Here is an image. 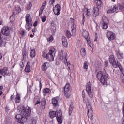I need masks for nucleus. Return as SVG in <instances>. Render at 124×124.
<instances>
[{"label": "nucleus", "mask_w": 124, "mask_h": 124, "mask_svg": "<svg viewBox=\"0 0 124 124\" xmlns=\"http://www.w3.org/2000/svg\"><path fill=\"white\" fill-rule=\"evenodd\" d=\"M31 109L30 107H26V108L23 105L18 107L17 111L20 113V114L16 115V119H17L18 122L21 124H24L26 122L27 117L30 116Z\"/></svg>", "instance_id": "1"}, {"label": "nucleus", "mask_w": 124, "mask_h": 124, "mask_svg": "<svg viewBox=\"0 0 124 124\" xmlns=\"http://www.w3.org/2000/svg\"><path fill=\"white\" fill-rule=\"evenodd\" d=\"M96 78L102 84L104 85L107 84V81H108V74H107L105 69H104V72L99 71L97 73Z\"/></svg>", "instance_id": "2"}, {"label": "nucleus", "mask_w": 124, "mask_h": 124, "mask_svg": "<svg viewBox=\"0 0 124 124\" xmlns=\"http://www.w3.org/2000/svg\"><path fill=\"white\" fill-rule=\"evenodd\" d=\"M55 49L54 47H51L49 48V51L48 53H43V58H46L49 62L54 61V57L55 56Z\"/></svg>", "instance_id": "3"}, {"label": "nucleus", "mask_w": 124, "mask_h": 124, "mask_svg": "<svg viewBox=\"0 0 124 124\" xmlns=\"http://www.w3.org/2000/svg\"><path fill=\"white\" fill-rule=\"evenodd\" d=\"M83 102L86 104L87 109H88V117L91 120H92L93 116V112L92 110V106L89 103V99H83Z\"/></svg>", "instance_id": "4"}, {"label": "nucleus", "mask_w": 124, "mask_h": 124, "mask_svg": "<svg viewBox=\"0 0 124 124\" xmlns=\"http://www.w3.org/2000/svg\"><path fill=\"white\" fill-rule=\"evenodd\" d=\"M26 24L25 28L26 30L30 31L32 26V20L31 19V15L29 14L26 15Z\"/></svg>", "instance_id": "5"}, {"label": "nucleus", "mask_w": 124, "mask_h": 124, "mask_svg": "<svg viewBox=\"0 0 124 124\" xmlns=\"http://www.w3.org/2000/svg\"><path fill=\"white\" fill-rule=\"evenodd\" d=\"M119 9L121 11H124V5H122L119 4H118L117 5H114V6H113V9L107 11V13L111 14L115 13Z\"/></svg>", "instance_id": "6"}, {"label": "nucleus", "mask_w": 124, "mask_h": 124, "mask_svg": "<svg viewBox=\"0 0 124 124\" xmlns=\"http://www.w3.org/2000/svg\"><path fill=\"white\" fill-rule=\"evenodd\" d=\"M101 24L102 29L106 30L108 28V25L109 24V21H108V19L107 17V16H103V17H102Z\"/></svg>", "instance_id": "7"}, {"label": "nucleus", "mask_w": 124, "mask_h": 124, "mask_svg": "<svg viewBox=\"0 0 124 124\" xmlns=\"http://www.w3.org/2000/svg\"><path fill=\"white\" fill-rule=\"evenodd\" d=\"M109 62H110V64H112L113 68H116L118 67V66L120 65V63H119L118 62H116V60H115L114 56L113 55H110L109 56Z\"/></svg>", "instance_id": "8"}, {"label": "nucleus", "mask_w": 124, "mask_h": 124, "mask_svg": "<svg viewBox=\"0 0 124 124\" xmlns=\"http://www.w3.org/2000/svg\"><path fill=\"white\" fill-rule=\"evenodd\" d=\"M1 33L5 36L9 37L10 35V28L7 26L3 27Z\"/></svg>", "instance_id": "9"}, {"label": "nucleus", "mask_w": 124, "mask_h": 124, "mask_svg": "<svg viewBox=\"0 0 124 124\" xmlns=\"http://www.w3.org/2000/svg\"><path fill=\"white\" fill-rule=\"evenodd\" d=\"M70 84L69 83H67L64 87V96L67 98H69L70 96Z\"/></svg>", "instance_id": "10"}, {"label": "nucleus", "mask_w": 124, "mask_h": 124, "mask_svg": "<svg viewBox=\"0 0 124 124\" xmlns=\"http://www.w3.org/2000/svg\"><path fill=\"white\" fill-rule=\"evenodd\" d=\"M86 87V92H87V93H88V96H89L90 98H92L93 93V92H92V89H91L90 81L88 82V83H87Z\"/></svg>", "instance_id": "11"}, {"label": "nucleus", "mask_w": 124, "mask_h": 124, "mask_svg": "<svg viewBox=\"0 0 124 124\" xmlns=\"http://www.w3.org/2000/svg\"><path fill=\"white\" fill-rule=\"evenodd\" d=\"M106 37H107L109 41L113 40L116 39V36H115L114 33L112 31H108L106 33Z\"/></svg>", "instance_id": "12"}, {"label": "nucleus", "mask_w": 124, "mask_h": 124, "mask_svg": "<svg viewBox=\"0 0 124 124\" xmlns=\"http://www.w3.org/2000/svg\"><path fill=\"white\" fill-rule=\"evenodd\" d=\"M67 56V54L66 52H65L64 51L61 50L60 52V59L62 60H64L66 61V62H67V58L66 57Z\"/></svg>", "instance_id": "13"}, {"label": "nucleus", "mask_w": 124, "mask_h": 124, "mask_svg": "<svg viewBox=\"0 0 124 124\" xmlns=\"http://www.w3.org/2000/svg\"><path fill=\"white\" fill-rule=\"evenodd\" d=\"M99 9L98 7L94 8L93 10L92 16L93 18L96 17L99 15Z\"/></svg>", "instance_id": "14"}, {"label": "nucleus", "mask_w": 124, "mask_h": 124, "mask_svg": "<svg viewBox=\"0 0 124 124\" xmlns=\"http://www.w3.org/2000/svg\"><path fill=\"white\" fill-rule=\"evenodd\" d=\"M60 12H61V6L59 5H56L55 7L53 8V12L56 16L60 15Z\"/></svg>", "instance_id": "15"}, {"label": "nucleus", "mask_w": 124, "mask_h": 124, "mask_svg": "<svg viewBox=\"0 0 124 124\" xmlns=\"http://www.w3.org/2000/svg\"><path fill=\"white\" fill-rule=\"evenodd\" d=\"M0 74L3 76H8V68L5 67L4 68L0 69Z\"/></svg>", "instance_id": "16"}, {"label": "nucleus", "mask_w": 124, "mask_h": 124, "mask_svg": "<svg viewBox=\"0 0 124 124\" xmlns=\"http://www.w3.org/2000/svg\"><path fill=\"white\" fill-rule=\"evenodd\" d=\"M56 118H57V121H58V123L60 124L62 123V114H61V110H59L57 112L56 114Z\"/></svg>", "instance_id": "17"}, {"label": "nucleus", "mask_w": 124, "mask_h": 124, "mask_svg": "<svg viewBox=\"0 0 124 124\" xmlns=\"http://www.w3.org/2000/svg\"><path fill=\"white\" fill-rule=\"evenodd\" d=\"M82 36L86 40L88 44H90V40H89V32H88L87 31H84L82 32Z\"/></svg>", "instance_id": "18"}, {"label": "nucleus", "mask_w": 124, "mask_h": 124, "mask_svg": "<svg viewBox=\"0 0 124 124\" xmlns=\"http://www.w3.org/2000/svg\"><path fill=\"white\" fill-rule=\"evenodd\" d=\"M31 62L29 61H28L27 62V65H26L25 69H24V71L26 73H29L31 72Z\"/></svg>", "instance_id": "19"}, {"label": "nucleus", "mask_w": 124, "mask_h": 124, "mask_svg": "<svg viewBox=\"0 0 124 124\" xmlns=\"http://www.w3.org/2000/svg\"><path fill=\"white\" fill-rule=\"evenodd\" d=\"M21 12V8L18 5L15 6V8L14 10L13 15H16Z\"/></svg>", "instance_id": "20"}, {"label": "nucleus", "mask_w": 124, "mask_h": 124, "mask_svg": "<svg viewBox=\"0 0 124 124\" xmlns=\"http://www.w3.org/2000/svg\"><path fill=\"white\" fill-rule=\"evenodd\" d=\"M3 36L1 32H0V46L1 47L5 46L6 45L5 42L2 41Z\"/></svg>", "instance_id": "21"}, {"label": "nucleus", "mask_w": 124, "mask_h": 124, "mask_svg": "<svg viewBox=\"0 0 124 124\" xmlns=\"http://www.w3.org/2000/svg\"><path fill=\"white\" fill-rule=\"evenodd\" d=\"M62 43L63 46L67 47L68 46V42H67L66 38L65 36L62 37Z\"/></svg>", "instance_id": "22"}, {"label": "nucleus", "mask_w": 124, "mask_h": 124, "mask_svg": "<svg viewBox=\"0 0 124 124\" xmlns=\"http://www.w3.org/2000/svg\"><path fill=\"white\" fill-rule=\"evenodd\" d=\"M46 1H45V2L43 3V5H42L40 10L39 11V14L40 15V16L42 15V14H43V10L45 9V6H46Z\"/></svg>", "instance_id": "23"}, {"label": "nucleus", "mask_w": 124, "mask_h": 124, "mask_svg": "<svg viewBox=\"0 0 124 124\" xmlns=\"http://www.w3.org/2000/svg\"><path fill=\"white\" fill-rule=\"evenodd\" d=\"M72 30L71 32H73V36L76 34V27L75 25H72L71 26Z\"/></svg>", "instance_id": "24"}, {"label": "nucleus", "mask_w": 124, "mask_h": 124, "mask_svg": "<svg viewBox=\"0 0 124 124\" xmlns=\"http://www.w3.org/2000/svg\"><path fill=\"white\" fill-rule=\"evenodd\" d=\"M49 117H50V118L53 119L56 116V112L50 111V112L49 113Z\"/></svg>", "instance_id": "25"}, {"label": "nucleus", "mask_w": 124, "mask_h": 124, "mask_svg": "<svg viewBox=\"0 0 124 124\" xmlns=\"http://www.w3.org/2000/svg\"><path fill=\"white\" fill-rule=\"evenodd\" d=\"M20 101H21L20 96H19V95L17 94L16 95V98H15V102H16V103H20Z\"/></svg>", "instance_id": "26"}, {"label": "nucleus", "mask_w": 124, "mask_h": 124, "mask_svg": "<svg viewBox=\"0 0 124 124\" xmlns=\"http://www.w3.org/2000/svg\"><path fill=\"white\" fill-rule=\"evenodd\" d=\"M66 35L68 38H70L71 36H75L76 34L75 35H73V32H72L71 34L68 30H67V31H66Z\"/></svg>", "instance_id": "27"}, {"label": "nucleus", "mask_w": 124, "mask_h": 124, "mask_svg": "<svg viewBox=\"0 0 124 124\" xmlns=\"http://www.w3.org/2000/svg\"><path fill=\"white\" fill-rule=\"evenodd\" d=\"M52 103L55 107L58 106V101L56 99H52Z\"/></svg>", "instance_id": "28"}, {"label": "nucleus", "mask_w": 124, "mask_h": 124, "mask_svg": "<svg viewBox=\"0 0 124 124\" xmlns=\"http://www.w3.org/2000/svg\"><path fill=\"white\" fill-rule=\"evenodd\" d=\"M73 110V105L70 104V107H69V115H71Z\"/></svg>", "instance_id": "29"}, {"label": "nucleus", "mask_w": 124, "mask_h": 124, "mask_svg": "<svg viewBox=\"0 0 124 124\" xmlns=\"http://www.w3.org/2000/svg\"><path fill=\"white\" fill-rule=\"evenodd\" d=\"M35 50L34 49L31 50V51L30 52V57L34 58L35 57Z\"/></svg>", "instance_id": "30"}, {"label": "nucleus", "mask_w": 124, "mask_h": 124, "mask_svg": "<svg viewBox=\"0 0 124 124\" xmlns=\"http://www.w3.org/2000/svg\"><path fill=\"white\" fill-rule=\"evenodd\" d=\"M28 52H26V51H24L22 52V55L23 56V60L25 61L26 60L27 57H28Z\"/></svg>", "instance_id": "31"}, {"label": "nucleus", "mask_w": 124, "mask_h": 124, "mask_svg": "<svg viewBox=\"0 0 124 124\" xmlns=\"http://www.w3.org/2000/svg\"><path fill=\"white\" fill-rule=\"evenodd\" d=\"M47 62H45L43 64V65L42 66V70L43 71H45L46 70H47Z\"/></svg>", "instance_id": "32"}, {"label": "nucleus", "mask_w": 124, "mask_h": 124, "mask_svg": "<svg viewBox=\"0 0 124 124\" xmlns=\"http://www.w3.org/2000/svg\"><path fill=\"white\" fill-rule=\"evenodd\" d=\"M116 55L117 56V58L119 60H121L123 58V56L122 55V54H121L120 52L118 51L116 53Z\"/></svg>", "instance_id": "33"}, {"label": "nucleus", "mask_w": 124, "mask_h": 124, "mask_svg": "<svg viewBox=\"0 0 124 124\" xmlns=\"http://www.w3.org/2000/svg\"><path fill=\"white\" fill-rule=\"evenodd\" d=\"M41 104L42 105V106L44 107V108H45V106H46V99L45 98L42 99Z\"/></svg>", "instance_id": "34"}, {"label": "nucleus", "mask_w": 124, "mask_h": 124, "mask_svg": "<svg viewBox=\"0 0 124 124\" xmlns=\"http://www.w3.org/2000/svg\"><path fill=\"white\" fill-rule=\"evenodd\" d=\"M80 53H81V55L82 56H86V49L84 48H82L81 50L80 51Z\"/></svg>", "instance_id": "35"}, {"label": "nucleus", "mask_w": 124, "mask_h": 124, "mask_svg": "<svg viewBox=\"0 0 124 124\" xmlns=\"http://www.w3.org/2000/svg\"><path fill=\"white\" fill-rule=\"evenodd\" d=\"M32 6V4L31 3V2H29L27 4V10L31 9Z\"/></svg>", "instance_id": "36"}, {"label": "nucleus", "mask_w": 124, "mask_h": 124, "mask_svg": "<svg viewBox=\"0 0 124 124\" xmlns=\"http://www.w3.org/2000/svg\"><path fill=\"white\" fill-rule=\"evenodd\" d=\"M50 92V89L48 88H46L43 90V93L45 94L48 93Z\"/></svg>", "instance_id": "37"}, {"label": "nucleus", "mask_w": 124, "mask_h": 124, "mask_svg": "<svg viewBox=\"0 0 124 124\" xmlns=\"http://www.w3.org/2000/svg\"><path fill=\"white\" fill-rule=\"evenodd\" d=\"M41 18L42 19V22H43V23H44L46 21V16H42V17H41Z\"/></svg>", "instance_id": "38"}, {"label": "nucleus", "mask_w": 124, "mask_h": 124, "mask_svg": "<svg viewBox=\"0 0 124 124\" xmlns=\"http://www.w3.org/2000/svg\"><path fill=\"white\" fill-rule=\"evenodd\" d=\"M123 114V118H122V122H121V124H124V107H123V111H122Z\"/></svg>", "instance_id": "39"}, {"label": "nucleus", "mask_w": 124, "mask_h": 124, "mask_svg": "<svg viewBox=\"0 0 124 124\" xmlns=\"http://www.w3.org/2000/svg\"><path fill=\"white\" fill-rule=\"evenodd\" d=\"M53 40V37L52 35L50 36V37L47 39V42H51Z\"/></svg>", "instance_id": "40"}, {"label": "nucleus", "mask_w": 124, "mask_h": 124, "mask_svg": "<svg viewBox=\"0 0 124 124\" xmlns=\"http://www.w3.org/2000/svg\"><path fill=\"white\" fill-rule=\"evenodd\" d=\"M84 69H88V63L87 62L84 63V66H83Z\"/></svg>", "instance_id": "41"}, {"label": "nucleus", "mask_w": 124, "mask_h": 124, "mask_svg": "<svg viewBox=\"0 0 124 124\" xmlns=\"http://www.w3.org/2000/svg\"><path fill=\"white\" fill-rule=\"evenodd\" d=\"M85 14L87 15V16H90V11L89 10L87 9L86 12H85Z\"/></svg>", "instance_id": "42"}, {"label": "nucleus", "mask_w": 124, "mask_h": 124, "mask_svg": "<svg viewBox=\"0 0 124 124\" xmlns=\"http://www.w3.org/2000/svg\"><path fill=\"white\" fill-rule=\"evenodd\" d=\"M82 98H86V96L85 95V92L84 91H82Z\"/></svg>", "instance_id": "43"}, {"label": "nucleus", "mask_w": 124, "mask_h": 124, "mask_svg": "<svg viewBox=\"0 0 124 124\" xmlns=\"http://www.w3.org/2000/svg\"><path fill=\"white\" fill-rule=\"evenodd\" d=\"M70 23H71L72 25H75L74 24V19L73 18H70Z\"/></svg>", "instance_id": "44"}, {"label": "nucleus", "mask_w": 124, "mask_h": 124, "mask_svg": "<svg viewBox=\"0 0 124 124\" xmlns=\"http://www.w3.org/2000/svg\"><path fill=\"white\" fill-rule=\"evenodd\" d=\"M54 3H55V0H52L49 1V5H53Z\"/></svg>", "instance_id": "45"}, {"label": "nucleus", "mask_w": 124, "mask_h": 124, "mask_svg": "<svg viewBox=\"0 0 124 124\" xmlns=\"http://www.w3.org/2000/svg\"><path fill=\"white\" fill-rule=\"evenodd\" d=\"M104 65H105V67H107L108 66V61H105Z\"/></svg>", "instance_id": "46"}, {"label": "nucleus", "mask_w": 124, "mask_h": 124, "mask_svg": "<svg viewBox=\"0 0 124 124\" xmlns=\"http://www.w3.org/2000/svg\"><path fill=\"white\" fill-rule=\"evenodd\" d=\"M41 102L40 101V99H38L37 102H36L35 103V105H37V104H40L41 103Z\"/></svg>", "instance_id": "47"}, {"label": "nucleus", "mask_w": 124, "mask_h": 124, "mask_svg": "<svg viewBox=\"0 0 124 124\" xmlns=\"http://www.w3.org/2000/svg\"><path fill=\"white\" fill-rule=\"evenodd\" d=\"M20 34H21L22 36L25 35V32H24V31H20Z\"/></svg>", "instance_id": "48"}, {"label": "nucleus", "mask_w": 124, "mask_h": 124, "mask_svg": "<svg viewBox=\"0 0 124 124\" xmlns=\"http://www.w3.org/2000/svg\"><path fill=\"white\" fill-rule=\"evenodd\" d=\"M96 5L100 6L101 5V1H96Z\"/></svg>", "instance_id": "49"}, {"label": "nucleus", "mask_w": 124, "mask_h": 124, "mask_svg": "<svg viewBox=\"0 0 124 124\" xmlns=\"http://www.w3.org/2000/svg\"><path fill=\"white\" fill-rule=\"evenodd\" d=\"M19 65H20L21 68L24 67V64L22 62H20V64H19Z\"/></svg>", "instance_id": "50"}, {"label": "nucleus", "mask_w": 124, "mask_h": 124, "mask_svg": "<svg viewBox=\"0 0 124 124\" xmlns=\"http://www.w3.org/2000/svg\"><path fill=\"white\" fill-rule=\"evenodd\" d=\"M37 25V21H35V22H34V24H33V26L34 27H36Z\"/></svg>", "instance_id": "51"}, {"label": "nucleus", "mask_w": 124, "mask_h": 124, "mask_svg": "<svg viewBox=\"0 0 124 124\" xmlns=\"http://www.w3.org/2000/svg\"><path fill=\"white\" fill-rule=\"evenodd\" d=\"M10 98H11V101L14 100L15 97L14 96L12 95H11Z\"/></svg>", "instance_id": "52"}, {"label": "nucleus", "mask_w": 124, "mask_h": 124, "mask_svg": "<svg viewBox=\"0 0 124 124\" xmlns=\"http://www.w3.org/2000/svg\"><path fill=\"white\" fill-rule=\"evenodd\" d=\"M82 18H83V19H82V24H83L85 22L84 19L85 18L84 14L83 15Z\"/></svg>", "instance_id": "53"}, {"label": "nucleus", "mask_w": 124, "mask_h": 124, "mask_svg": "<svg viewBox=\"0 0 124 124\" xmlns=\"http://www.w3.org/2000/svg\"><path fill=\"white\" fill-rule=\"evenodd\" d=\"M67 67H68L69 69L70 68V63L69 62H67Z\"/></svg>", "instance_id": "54"}, {"label": "nucleus", "mask_w": 124, "mask_h": 124, "mask_svg": "<svg viewBox=\"0 0 124 124\" xmlns=\"http://www.w3.org/2000/svg\"><path fill=\"white\" fill-rule=\"evenodd\" d=\"M36 31V28L35 27L34 29H32V31L33 33H35Z\"/></svg>", "instance_id": "55"}, {"label": "nucleus", "mask_w": 124, "mask_h": 124, "mask_svg": "<svg viewBox=\"0 0 124 124\" xmlns=\"http://www.w3.org/2000/svg\"><path fill=\"white\" fill-rule=\"evenodd\" d=\"M97 39H98V37H97V36H95V39L94 40V41L96 42Z\"/></svg>", "instance_id": "56"}, {"label": "nucleus", "mask_w": 124, "mask_h": 124, "mask_svg": "<svg viewBox=\"0 0 124 124\" xmlns=\"http://www.w3.org/2000/svg\"><path fill=\"white\" fill-rule=\"evenodd\" d=\"M2 53H0V59L1 60V59H2Z\"/></svg>", "instance_id": "57"}, {"label": "nucleus", "mask_w": 124, "mask_h": 124, "mask_svg": "<svg viewBox=\"0 0 124 124\" xmlns=\"http://www.w3.org/2000/svg\"><path fill=\"white\" fill-rule=\"evenodd\" d=\"M52 28H53V30H54L53 31H55V30L56 29V27L55 26H52Z\"/></svg>", "instance_id": "58"}, {"label": "nucleus", "mask_w": 124, "mask_h": 124, "mask_svg": "<svg viewBox=\"0 0 124 124\" xmlns=\"http://www.w3.org/2000/svg\"><path fill=\"white\" fill-rule=\"evenodd\" d=\"M42 88V84H41V82H40V90H41Z\"/></svg>", "instance_id": "59"}, {"label": "nucleus", "mask_w": 124, "mask_h": 124, "mask_svg": "<svg viewBox=\"0 0 124 124\" xmlns=\"http://www.w3.org/2000/svg\"><path fill=\"white\" fill-rule=\"evenodd\" d=\"M118 67H119V69H120V71H122V68H121L122 66H120V64L119 65V66H118Z\"/></svg>", "instance_id": "60"}, {"label": "nucleus", "mask_w": 124, "mask_h": 124, "mask_svg": "<svg viewBox=\"0 0 124 124\" xmlns=\"http://www.w3.org/2000/svg\"><path fill=\"white\" fill-rule=\"evenodd\" d=\"M30 38H33V35L30 34Z\"/></svg>", "instance_id": "61"}, {"label": "nucleus", "mask_w": 124, "mask_h": 124, "mask_svg": "<svg viewBox=\"0 0 124 124\" xmlns=\"http://www.w3.org/2000/svg\"><path fill=\"white\" fill-rule=\"evenodd\" d=\"M2 89H3V86H0V90H2Z\"/></svg>", "instance_id": "62"}, {"label": "nucleus", "mask_w": 124, "mask_h": 124, "mask_svg": "<svg viewBox=\"0 0 124 124\" xmlns=\"http://www.w3.org/2000/svg\"><path fill=\"white\" fill-rule=\"evenodd\" d=\"M2 94H3L2 91H1V92H0V96H1V95H2Z\"/></svg>", "instance_id": "63"}, {"label": "nucleus", "mask_w": 124, "mask_h": 124, "mask_svg": "<svg viewBox=\"0 0 124 124\" xmlns=\"http://www.w3.org/2000/svg\"><path fill=\"white\" fill-rule=\"evenodd\" d=\"M101 1V0H96V2H100Z\"/></svg>", "instance_id": "64"}]
</instances>
